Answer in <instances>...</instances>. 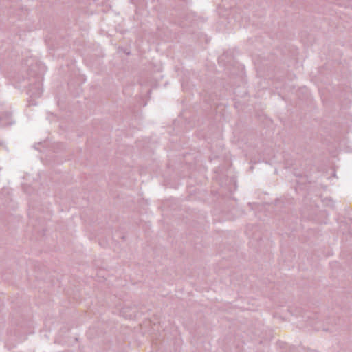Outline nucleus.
<instances>
[{
    "label": "nucleus",
    "instance_id": "nucleus-1",
    "mask_svg": "<svg viewBox=\"0 0 352 352\" xmlns=\"http://www.w3.org/2000/svg\"><path fill=\"white\" fill-rule=\"evenodd\" d=\"M134 311H132V309L129 307H123L121 311L120 314L125 317L126 318H132L134 316Z\"/></svg>",
    "mask_w": 352,
    "mask_h": 352
}]
</instances>
